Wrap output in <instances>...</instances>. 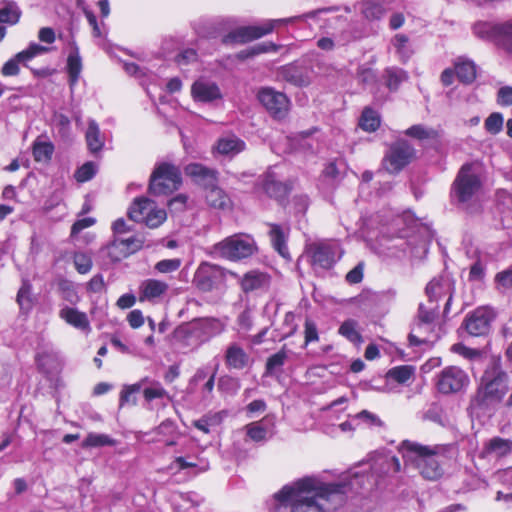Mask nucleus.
<instances>
[{
	"mask_svg": "<svg viewBox=\"0 0 512 512\" xmlns=\"http://www.w3.org/2000/svg\"><path fill=\"white\" fill-rule=\"evenodd\" d=\"M351 485L347 482H323L306 476L283 486L274 498L281 505H289L290 512H326L341 507Z\"/></svg>",
	"mask_w": 512,
	"mask_h": 512,
	"instance_id": "nucleus-1",
	"label": "nucleus"
},
{
	"mask_svg": "<svg viewBox=\"0 0 512 512\" xmlns=\"http://www.w3.org/2000/svg\"><path fill=\"white\" fill-rule=\"evenodd\" d=\"M398 452L404 462L416 468L424 479L435 481L442 477L444 471L439 460L440 453L437 446L403 440L398 447Z\"/></svg>",
	"mask_w": 512,
	"mask_h": 512,
	"instance_id": "nucleus-2",
	"label": "nucleus"
},
{
	"mask_svg": "<svg viewBox=\"0 0 512 512\" xmlns=\"http://www.w3.org/2000/svg\"><path fill=\"white\" fill-rule=\"evenodd\" d=\"M509 390V377L498 364L487 368L472 398V404L481 410L494 408L502 402Z\"/></svg>",
	"mask_w": 512,
	"mask_h": 512,
	"instance_id": "nucleus-3",
	"label": "nucleus"
},
{
	"mask_svg": "<svg viewBox=\"0 0 512 512\" xmlns=\"http://www.w3.org/2000/svg\"><path fill=\"white\" fill-rule=\"evenodd\" d=\"M483 189L480 167L476 162H466L458 170L450 187L451 201L462 209L470 207Z\"/></svg>",
	"mask_w": 512,
	"mask_h": 512,
	"instance_id": "nucleus-4",
	"label": "nucleus"
},
{
	"mask_svg": "<svg viewBox=\"0 0 512 512\" xmlns=\"http://www.w3.org/2000/svg\"><path fill=\"white\" fill-rule=\"evenodd\" d=\"M185 174L206 190V202L211 208L222 211L233 209L234 204L230 196L217 186L218 173L216 170L200 163H191L185 167Z\"/></svg>",
	"mask_w": 512,
	"mask_h": 512,
	"instance_id": "nucleus-5",
	"label": "nucleus"
},
{
	"mask_svg": "<svg viewBox=\"0 0 512 512\" xmlns=\"http://www.w3.org/2000/svg\"><path fill=\"white\" fill-rule=\"evenodd\" d=\"M224 330L223 323L214 317L194 319L174 330V338L186 347L197 348Z\"/></svg>",
	"mask_w": 512,
	"mask_h": 512,
	"instance_id": "nucleus-6",
	"label": "nucleus"
},
{
	"mask_svg": "<svg viewBox=\"0 0 512 512\" xmlns=\"http://www.w3.org/2000/svg\"><path fill=\"white\" fill-rule=\"evenodd\" d=\"M316 14L317 12L313 11L306 13L303 16H294L283 19L268 20L262 25L240 26L230 31L228 34L224 35L221 41L224 45L233 43L245 44L260 39L268 34H271L274 31L276 25L278 24L292 23L302 18H312L315 17Z\"/></svg>",
	"mask_w": 512,
	"mask_h": 512,
	"instance_id": "nucleus-7",
	"label": "nucleus"
},
{
	"mask_svg": "<svg viewBox=\"0 0 512 512\" xmlns=\"http://www.w3.org/2000/svg\"><path fill=\"white\" fill-rule=\"evenodd\" d=\"M182 184L180 169L174 164L162 162L150 175L148 192L153 196H168L178 190Z\"/></svg>",
	"mask_w": 512,
	"mask_h": 512,
	"instance_id": "nucleus-8",
	"label": "nucleus"
},
{
	"mask_svg": "<svg viewBox=\"0 0 512 512\" xmlns=\"http://www.w3.org/2000/svg\"><path fill=\"white\" fill-rule=\"evenodd\" d=\"M416 159L415 147L407 139L399 138L388 146L381 164L386 172L396 175Z\"/></svg>",
	"mask_w": 512,
	"mask_h": 512,
	"instance_id": "nucleus-9",
	"label": "nucleus"
},
{
	"mask_svg": "<svg viewBox=\"0 0 512 512\" xmlns=\"http://www.w3.org/2000/svg\"><path fill=\"white\" fill-rule=\"evenodd\" d=\"M215 250L222 258L239 261L251 257L257 252V246L251 237L235 234L217 243Z\"/></svg>",
	"mask_w": 512,
	"mask_h": 512,
	"instance_id": "nucleus-10",
	"label": "nucleus"
},
{
	"mask_svg": "<svg viewBox=\"0 0 512 512\" xmlns=\"http://www.w3.org/2000/svg\"><path fill=\"white\" fill-rule=\"evenodd\" d=\"M470 383V378L462 368L450 365L444 367L435 377L437 391L444 395L458 393Z\"/></svg>",
	"mask_w": 512,
	"mask_h": 512,
	"instance_id": "nucleus-11",
	"label": "nucleus"
},
{
	"mask_svg": "<svg viewBox=\"0 0 512 512\" xmlns=\"http://www.w3.org/2000/svg\"><path fill=\"white\" fill-rule=\"evenodd\" d=\"M474 32L479 38L493 41L512 53V19L500 24L477 23Z\"/></svg>",
	"mask_w": 512,
	"mask_h": 512,
	"instance_id": "nucleus-12",
	"label": "nucleus"
},
{
	"mask_svg": "<svg viewBox=\"0 0 512 512\" xmlns=\"http://www.w3.org/2000/svg\"><path fill=\"white\" fill-rule=\"evenodd\" d=\"M494 317L495 315L492 309L480 306L465 316L461 327L464 328L470 336H486L490 332Z\"/></svg>",
	"mask_w": 512,
	"mask_h": 512,
	"instance_id": "nucleus-13",
	"label": "nucleus"
},
{
	"mask_svg": "<svg viewBox=\"0 0 512 512\" xmlns=\"http://www.w3.org/2000/svg\"><path fill=\"white\" fill-rule=\"evenodd\" d=\"M257 99L274 119H284L289 112L290 100L288 97L271 87L261 88Z\"/></svg>",
	"mask_w": 512,
	"mask_h": 512,
	"instance_id": "nucleus-14",
	"label": "nucleus"
},
{
	"mask_svg": "<svg viewBox=\"0 0 512 512\" xmlns=\"http://www.w3.org/2000/svg\"><path fill=\"white\" fill-rule=\"evenodd\" d=\"M305 254L314 271L330 270L336 263L335 249L326 242H313L307 245Z\"/></svg>",
	"mask_w": 512,
	"mask_h": 512,
	"instance_id": "nucleus-15",
	"label": "nucleus"
},
{
	"mask_svg": "<svg viewBox=\"0 0 512 512\" xmlns=\"http://www.w3.org/2000/svg\"><path fill=\"white\" fill-rule=\"evenodd\" d=\"M224 280L225 270L222 267L203 262L194 274L193 284L202 292H210Z\"/></svg>",
	"mask_w": 512,
	"mask_h": 512,
	"instance_id": "nucleus-16",
	"label": "nucleus"
},
{
	"mask_svg": "<svg viewBox=\"0 0 512 512\" xmlns=\"http://www.w3.org/2000/svg\"><path fill=\"white\" fill-rule=\"evenodd\" d=\"M262 189L268 197L283 202L290 194L292 186L287 182L278 181L273 173H267L262 181Z\"/></svg>",
	"mask_w": 512,
	"mask_h": 512,
	"instance_id": "nucleus-17",
	"label": "nucleus"
},
{
	"mask_svg": "<svg viewBox=\"0 0 512 512\" xmlns=\"http://www.w3.org/2000/svg\"><path fill=\"white\" fill-rule=\"evenodd\" d=\"M169 289V285L158 279H146L139 286L140 302H155L157 299L163 297Z\"/></svg>",
	"mask_w": 512,
	"mask_h": 512,
	"instance_id": "nucleus-18",
	"label": "nucleus"
},
{
	"mask_svg": "<svg viewBox=\"0 0 512 512\" xmlns=\"http://www.w3.org/2000/svg\"><path fill=\"white\" fill-rule=\"evenodd\" d=\"M270 281L271 277L268 273L260 270H251L242 276L239 285L241 290L248 294L267 288L270 285Z\"/></svg>",
	"mask_w": 512,
	"mask_h": 512,
	"instance_id": "nucleus-19",
	"label": "nucleus"
},
{
	"mask_svg": "<svg viewBox=\"0 0 512 512\" xmlns=\"http://www.w3.org/2000/svg\"><path fill=\"white\" fill-rule=\"evenodd\" d=\"M191 94L200 102H211L222 98L220 88L214 82L195 81L191 87Z\"/></svg>",
	"mask_w": 512,
	"mask_h": 512,
	"instance_id": "nucleus-20",
	"label": "nucleus"
},
{
	"mask_svg": "<svg viewBox=\"0 0 512 512\" xmlns=\"http://www.w3.org/2000/svg\"><path fill=\"white\" fill-rule=\"evenodd\" d=\"M512 452V440L495 436L489 439L483 446L481 457L495 456L503 458Z\"/></svg>",
	"mask_w": 512,
	"mask_h": 512,
	"instance_id": "nucleus-21",
	"label": "nucleus"
},
{
	"mask_svg": "<svg viewBox=\"0 0 512 512\" xmlns=\"http://www.w3.org/2000/svg\"><path fill=\"white\" fill-rule=\"evenodd\" d=\"M224 359L228 369L242 370L248 366L250 357L240 345L232 343L227 347Z\"/></svg>",
	"mask_w": 512,
	"mask_h": 512,
	"instance_id": "nucleus-22",
	"label": "nucleus"
},
{
	"mask_svg": "<svg viewBox=\"0 0 512 512\" xmlns=\"http://www.w3.org/2000/svg\"><path fill=\"white\" fill-rule=\"evenodd\" d=\"M59 317L67 324L82 331H90V321L85 312L76 308L64 307L59 311Z\"/></svg>",
	"mask_w": 512,
	"mask_h": 512,
	"instance_id": "nucleus-23",
	"label": "nucleus"
},
{
	"mask_svg": "<svg viewBox=\"0 0 512 512\" xmlns=\"http://www.w3.org/2000/svg\"><path fill=\"white\" fill-rule=\"evenodd\" d=\"M404 135L418 141L420 144L437 142L440 138L438 130L423 124H414L404 131Z\"/></svg>",
	"mask_w": 512,
	"mask_h": 512,
	"instance_id": "nucleus-24",
	"label": "nucleus"
},
{
	"mask_svg": "<svg viewBox=\"0 0 512 512\" xmlns=\"http://www.w3.org/2000/svg\"><path fill=\"white\" fill-rule=\"evenodd\" d=\"M279 75L284 81L294 86L303 87L309 84V79L303 70L293 63L282 66L279 69Z\"/></svg>",
	"mask_w": 512,
	"mask_h": 512,
	"instance_id": "nucleus-25",
	"label": "nucleus"
},
{
	"mask_svg": "<svg viewBox=\"0 0 512 512\" xmlns=\"http://www.w3.org/2000/svg\"><path fill=\"white\" fill-rule=\"evenodd\" d=\"M268 226L270 227L268 235L272 247L276 252H278L279 255L284 258H288L290 254L287 247V235L283 231L281 225L276 223H268Z\"/></svg>",
	"mask_w": 512,
	"mask_h": 512,
	"instance_id": "nucleus-26",
	"label": "nucleus"
},
{
	"mask_svg": "<svg viewBox=\"0 0 512 512\" xmlns=\"http://www.w3.org/2000/svg\"><path fill=\"white\" fill-rule=\"evenodd\" d=\"M455 73L457 79L465 84H472L477 77L476 65L469 59L459 58L455 64Z\"/></svg>",
	"mask_w": 512,
	"mask_h": 512,
	"instance_id": "nucleus-27",
	"label": "nucleus"
},
{
	"mask_svg": "<svg viewBox=\"0 0 512 512\" xmlns=\"http://www.w3.org/2000/svg\"><path fill=\"white\" fill-rule=\"evenodd\" d=\"M153 206L154 201L150 200L149 198H136L128 209V218L134 222L141 223Z\"/></svg>",
	"mask_w": 512,
	"mask_h": 512,
	"instance_id": "nucleus-28",
	"label": "nucleus"
},
{
	"mask_svg": "<svg viewBox=\"0 0 512 512\" xmlns=\"http://www.w3.org/2000/svg\"><path fill=\"white\" fill-rule=\"evenodd\" d=\"M383 78L385 86L392 92L397 91L400 85L408 79L405 70L398 67H387L384 69Z\"/></svg>",
	"mask_w": 512,
	"mask_h": 512,
	"instance_id": "nucleus-29",
	"label": "nucleus"
},
{
	"mask_svg": "<svg viewBox=\"0 0 512 512\" xmlns=\"http://www.w3.org/2000/svg\"><path fill=\"white\" fill-rule=\"evenodd\" d=\"M415 367L412 365H398L386 372V378L398 384H407L415 377Z\"/></svg>",
	"mask_w": 512,
	"mask_h": 512,
	"instance_id": "nucleus-30",
	"label": "nucleus"
},
{
	"mask_svg": "<svg viewBox=\"0 0 512 512\" xmlns=\"http://www.w3.org/2000/svg\"><path fill=\"white\" fill-rule=\"evenodd\" d=\"M88 150L92 154L100 152L104 146V139L101 137L100 129L95 121H90L85 134Z\"/></svg>",
	"mask_w": 512,
	"mask_h": 512,
	"instance_id": "nucleus-31",
	"label": "nucleus"
},
{
	"mask_svg": "<svg viewBox=\"0 0 512 512\" xmlns=\"http://www.w3.org/2000/svg\"><path fill=\"white\" fill-rule=\"evenodd\" d=\"M55 147L50 141H41L39 137L32 144V155L36 162L51 161Z\"/></svg>",
	"mask_w": 512,
	"mask_h": 512,
	"instance_id": "nucleus-32",
	"label": "nucleus"
},
{
	"mask_svg": "<svg viewBox=\"0 0 512 512\" xmlns=\"http://www.w3.org/2000/svg\"><path fill=\"white\" fill-rule=\"evenodd\" d=\"M57 291L61 299L72 305H76L80 301L76 286L71 280L59 278L57 280Z\"/></svg>",
	"mask_w": 512,
	"mask_h": 512,
	"instance_id": "nucleus-33",
	"label": "nucleus"
},
{
	"mask_svg": "<svg viewBox=\"0 0 512 512\" xmlns=\"http://www.w3.org/2000/svg\"><path fill=\"white\" fill-rule=\"evenodd\" d=\"M216 149L222 155H235L245 149V143L237 137L220 138Z\"/></svg>",
	"mask_w": 512,
	"mask_h": 512,
	"instance_id": "nucleus-34",
	"label": "nucleus"
},
{
	"mask_svg": "<svg viewBox=\"0 0 512 512\" xmlns=\"http://www.w3.org/2000/svg\"><path fill=\"white\" fill-rule=\"evenodd\" d=\"M381 124L380 116L370 107H365L359 118V127L365 132H375Z\"/></svg>",
	"mask_w": 512,
	"mask_h": 512,
	"instance_id": "nucleus-35",
	"label": "nucleus"
},
{
	"mask_svg": "<svg viewBox=\"0 0 512 512\" xmlns=\"http://www.w3.org/2000/svg\"><path fill=\"white\" fill-rule=\"evenodd\" d=\"M81 71L82 61L78 53V48L75 47V50L71 52L67 58V73L70 86H74L78 82Z\"/></svg>",
	"mask_w": 512,
	"mask_h": 512,
	"instance_id": "nucleus-36",
	"label": "nucleus"
},
{
	"mask_svg": "<svg viewBox=\"0 0 512 512\" xmlns=\"http://www.w3.org/2000/svg\"><path fill=\"white\" fill-rule=\"evenodd\" d=\"M287 352V345H283L278 352L267 358L265 364V375H273L276 369L281 368L285 364L288 358Z\"/></svg>",
	"mask_w": 512,
	"mask_h": 512,
	"instance_id": "nucleus-37",
	"label": "nucleus"
},
{
	"mask_svg": "<svg viewBox=\"0 0 512 512\" xmlns=\"http://www.w3.org/2000/svg\"><path fill=\"white\" fill-rule=\"evenodd\" d=\"M115 444L116 440L106 434L89 433L83 440L81 446L82 448L86 449L103 446H114Z\"/></svg>",
	"mask_w": 512,
	"mask_h": 512,
	"instance_id": "nucleus-38",
	"label": "nucleus"
},
{
	"mask_svg": "<svg viewBox=\"0 0 512 512\" xmlns=\"http://www.w3.org/2000/svg\"><path fill=\"white\" fill-rule=\"evenodd\" d=\"M339 334L352 343H361L362 335L357 331V322L353 319L345 320L339 327Z\"/></svg>",
	"mask_w": 512,
	"mask_h": 512,
	"instance_id": "nucleus-39",
	"label": "nucleus"
},
{
	"mask_svg": "<svg viewBox=\"0 0 512 512\" xmlns=\"http://www.w3.org/2000/svg\"><path fill=\"white\" fill-rule=\"evenodd\" d=\"M439 314V305L438 304H429L424 305L420 304L418 307V320L422 324H433L438 318Z\"/></svg>",
	"mask_w": 512,
	"mask_h": 512,
	"instance_id": "nucleus-40",
	"label": "nucleus"
},
{
	"mask_svg": "<svg viewBox=\"0 0 512 512\" xmlns=\"http://www.w3.org/2000/svg\"><path fill=\"white\" fill-rule=\"evenodd\" d=\"M21 11L15 3L9 2L4 7L0 8V22L15 25L19 22Z\"/></svg>",
	"mask_w": 512,
	"mask_h": 512,
	"instance_id": "nucleus-41",
	"label": "nucleus"
},
{
	"mask_svg": "<svg viewBox=\"0 0 512 512\" xmlns=\"http://www.w3.org/2000/svg\"><path fill=\"white\" fill-rule=\"evenodd\" d=\"M50 49L48 47L39 45L37 43H31L25 50H22L14 56L20 63L25 64L40 54L47 53Z\"/></svg>",
	"mask_w": 512,
	"mask_h": 512,
	"instance_id": "nucleus-42",
	"label": "nucleus"
},
{
	"mask_svg": "<svg viewBox=\"0 0 512 512\" xmlns=\"http://www.w3.org/2000/svg\"><path fill=\"white\" fill-rule=\"evenodd\" d=\"M32 285L28 280H23L21 287L17 292L16 301L21 309H31L32 307Z\"/></svg>",
	"mask_w": 512,
	"mask_h": 512,
	"instance_id": "nucleus-43",
	"label": "nucleus"
},
{
	"mask_svg": "<svg viewBox=\"0 0 512 512\" xmlns=\"http://www.w3.org/2000/svg\"><path fill=\"white\" fill-rule=\"evenodd\" d=\"M266 418L267 417L263 418L261 421L252 422L246 425V434L254 442H261L266 439L267 430L262 425V421Z\"/></svg>",
	"mask_w": 512,
	"mask_h": 512,
	"instance_id": "nucleus-44",
	"label": "nucleus"
},
{
	"mask_svg": "<svg viewBox=\"0 0 512 512\" xmlns=\"http://www.w3.org/2000/svg\"><path fill=\"white\" fill-rule=\"evenodd\" d=\"M166 217V211L158 209L154 205L141 223H144L149 228H157L166 220Z\"/></svg>",
	"mask_w": 512,
	"mask_h": 512,
	"instance_id": "nucleus-45",
	"label": "nucleus"
},
{
	"mask_svg": "<svg viewBox=\"0 0 512 512\" xmlns=\"http://www.w3.org/2000/svg\"><path fill=\"white\" fill-rule=\"evenodd\" d=\"M444 292V286L437 279H432L425 288V293L428 297L429 304H438L439 299L442 297Z\"/></svg>",
	"mask_w": 512,
	"mask_h": 512,
	"instance_id": "nucleus-46",
	"label": "nucleus"
},
{
	"mask_svg": "<svg viewBox=\"0 0 512 512\" xmlns=\"http://www.w3.org/2000/svg\"><path fill=\"white\" fill-rule=\"evenodd\" d=\"M96 174L95 164L91 161L85 162L74 173V178L79 183L91 180Z\"/></svg>",
	"mask_w": 512,
	"mask_h": 512,
	"instance_id": "nucleus-47",
	"label": "nucleus"
},
{
	"mask_svg": "<svg viewBox=\"0 0 512 512\" xmlns=\"http://www.w3.org/2000/svg\"><path fill=\"white\" fill-rule=\"evenodd\" d=\"M503 116L499 112L490 114L484 122V127L487 132L492 135L498 134L503 128Z\"/></svg>",
	"mask_w": 512,
	"mask_h": 512,
	"instance_id": "nucleus-48",
	"label": "nucleus"
},
{
	"mask_svg": "<svg viewBox=\"0 0 512 512\" xmlns=\"http://www.w3.org/2000/svg\"><path fill=\"white\" fill-rule=\"evenodd\" d=\"M73 262L76 271L82 275L89 273L93 266L91 257L85 253H75Z\"/></svg>",
	"mask_w": 512,
	"mask_h": 512,
	"instance_id": "nucleus-49",
	"label": "nucleus"
},
{
	"mask_svg": "<svg viewBox=\"0 0 512 512\" xmlns=\"http://www.w3.org/2000/svg\"><path fill=\"white\" fill-rule=\"evenodd\" d=\"M107 253L113 262H118L129 257V255L126 254V250L124 251L123 249V244L118 239H115L108 245Z\"/></svg>",
	"mask_w": 512,
	"mask_h": 512,
	"instance_id": "nucleus-50",
	"label": "nucleus"
},
{
	"mask_svg": "<svg viewBox=\"0 0 512 512\" xmlns=\"http://www.w3.org/2000/svg\"><path fill=\"white\" fill-rule=\"evenodd\" d=\"M140 388V384L124 386V388L120 392V407H123L128 403L136 404V398L134 397V394L139 392Z\"/></svg>",
	"mask_w": 512,
	"mask_h": 512,
	"instance_id": "nucleus-51",
	"label": "nucleus"
},
{
	"mask_svg": "<svg viewBox=\"0 0 512 512\" xmlns=\"http://www.w3.org/2000/svg\"><path fill=\"white\" fill-rule=\"evenodd\" d=\"M181 266V260L178 258L174 259H163L161 261H158L154 268L157 272L166 274V273H172L176 270H178Z\"/></svg>",
	"mask_w": 512,
	"mask_h": 512,
	"instance_id": "nucleus-52",
	"label": "nucleus"
},
{
	"mask_svg": "<svg viewBox=\"0 0 512 512\" xmlns=\"http://www.w3.org/2000/svg\"><path fill=\"white\" fill-rule=\"evenodd\" d=\"M123 244L124 251L129 256L141 250L144 245V239L132 236L127 239H118Z\"/></svg>",
	"mask_w": 512,
	"mask_h": 512,
	"instance_id": "nucleus-53",
	"label": "nucleus"
},
{
	"mask_svg": "<svg viewBox=\"0 0 512 512\" xmlns=\"http://www.w3.org/2000/svg\"><path fill=\"white\" fill-rule=\"evenodd\" d=\"M357 78L361 84H374L377 82V74L370 67L361 66L357 69Z\"/></svg>",
	"mask_w": 512,
	"mask_h": 512,
	"instance_id": "nucleus-54",
	"label": "nucleus"
},
{
	"mask_svg": "<svg viewBox=\"0 0 512 512\" xmlns=\"http://www.w3.org/2000/svg\"><path fill=\"white\" fill-rule=\"evenodd\" d=\"M20 73V62L15 56L6 61L2 68L1 74L4 77L17 76Z\"/></svg>",
	"mask_w": 512,
	"mask_h": 512,
	"instance_id": "nucleus-55",
	"label": "nucleus"
},
{
	"mask_svg": "<svg viewBox=\"0 0 512 512\" xmlns=\"http://www.w3.org/2000/svg\"><path fill=\"white\" fill-rule=\"evenodd\" d=\"M451 351L469 360H472L480 355L478 350L469 348L463 343L453 344L451 346Z\"/></svg>",
	"mask_w": 512,
	"mask_h": 512,
	"instance_id": "nucleus-56",
	"label": "nucleus"
},
{
	"mask_svg": "<svg viewBox=\"0 0 512 512\" xmlns=\"http://www.w3.org/2000/svg\"><path fill=\"white\" fill-rule=\"evenodd\" d=\"M363 14L369 20L380 19L384 14V8L379 3H368L363 9Z\"/></svg>",
	"mask_w": 512,
	"mask_h": 512,
	"instance_id": "nucleus-57",
	"label": "nucleus"
},
{
	"mask_svg": "<svg viewBox=\"0 0 512 512\" xmlns=\"http://www.w3.org/2000/svg\"><path fill=\"white\" fill-rule=\"evenodd\" d=\"M304 327L305 345L319 340L317 326L312 320L306 319Z\"/></svg>",
	"mask_w": 512,
	"mask_h": 512,
	"instance_id": "nucleus-58",
	"label": "nucleus"
},
{
	"mask_svg": "<svg viewBox=\"0 0 512 512\" xmlns=\"http://www.w3.org/2000/svg\"><path fill=\"white\" fill-rule=\"evenodd\" d=\"M198 54L195 49L188 48L179 53L175 61L179 65H187L189 63L197 61Z\"/></svg>",
	"mask_w": 512,
	"mask_h": 512,
	"instance_id": "nucleus-59",
	"label": "nucleus"
},
{
	"mask_svg": "<svg viewBox=\"0 0 512 512\" xmlns=\"http://www.w3.org/2000/svg\"><path fill=\"white\" fill-rule=\"evenodd\" d=\"M355 418L365 421L370 426L382 427L384 422L368 410H362L355 415Z\"/></svg>",
	"mask_w": 512,
	"mask_h": 512,
	"instance_id": "nucleus-60",
	"label": "nucleus"
},
{
	"mask_svg": "<svg viewBox=\"0 0 512 512\" xmlns=\"http://www.w3.org/2000/svg\"><path fill=\"white\" fill-rule=\"evenodd\" d=\"M105 288V281L102 274L94 275L87 283L86 289L91 293H99Z\"/></svg>",
	"mask_w": 512,
	"mask_h": 512,
	"instance_id": "nucleus-61",
	"label": "nucleus"
},
{
	"mask_svg": "<svg viewBox=\"0 0 512 512\" xmlns=\"http://www.w3.org/2000/svg\"><path fill=\"white\" fill-rule=\"evenodd\" d=\"M495 282L504 289L512 288V268L498 272L495 275Z\"/></svg>",
	"mask_w": 512,
	"mask_h": 512,
	"instance_id": "nucleus-62",
	"label": "nucleus"
},
{
	"mask_svg": "<svg viewBox=\"0 0 512 512\" xmlns=\"http://www.w3.org/2000/svg\"><path fill=\"white\" fill-rule=\"evenodd\" d=\"M176 425L172 420L166 419L156 427L155 433L163 436H174L176 434Z\"/></svg>",
	"mask_w": 512,
	"mask_h": 512,
	"instance_id": "nucleus-63",
	"label": "nucleus"
},
{
	"mask_svg": "<svg viewBox=\"0 0 512 512\" xmlns=\"http://www.w3.org/2000/svg\"><path fill=\"white\" fill-rule=\"evenodd\" d=\"M497 102L501 106H511L512 105V87L504 86L498 90L497 93Z\"/></svg>",
	"mask_w": 512,
	"mask_h": 512,
	"instance_id": "nucleus-64",
	"label": "nucleus"
}]
</instances>
